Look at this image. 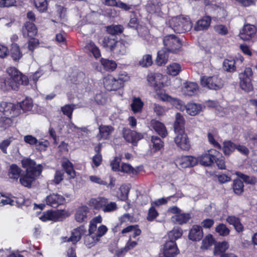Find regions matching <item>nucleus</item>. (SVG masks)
Here are the masks:
<instances>
[{"mask_svg": "<svg viewBox=\"0 0 257 257\" xmlns=\"http://www.w3.org/2000/svg\"><path fill=\"white\" fill-rule=\"evenodd\" d=\"M7 72L10 76L8 80L4 78H0V89L7 91L10 89L17 90L22 84L27 85L29 83L28 77L23 75L15 67H9Z\"/></svg>", "mask_w": 257, "mask_h": 257, "instance_id": "f257e3e1", "label": "nucleus"}, {"mask_svg": "<svg viewBox=\"0 0 257 257\" xmlns=\"http://www.w3.org/2000/svg\"><path fill=\"white\" fill-rule=\"evenodd\" d=\"M22 167L26 169V173L20 177V183L25 187H31L33 182L42 172V166L29 158L22 160Z\"/></svg>", "mask_w": 257, "mask_h": 257, "instance_id": "f03ea898", "label": "nucleus"}, {"mask_svg": "<svg viewBox=\"0 0 257 257\" xmlns=\"http://www.w3.org/2000/svg\"><path fill=\"white\" fill-rule=\"evenodd\" d=\"M169 25L175 32L184 33L190 31L192 24L188 17L178 16L171 18L169 21Z\"/></svg>", "mask_w": 257, "mask_h": 257, "instance_id": "7ed1b4c3", "label": "nucleus"}, {"mask_svg": "<svg viewBox=\"0 0 257 257\" xmlns=\"http://www.w3.org/2000/svg\"><path fill=\"white\" fill-rule=\"evenodd\" d=\"M102 217L98 215L93 218L90 222L89 228V234L85 237L84 242L88 247L93 246L99 240L93 233L96 231L97 224L102 222Z\"/></svg>", "mask_w": 257, "mask_h": 257, "instance_id": "20e7f679", "label": "nucleus"}, {"mask_svg": "<svg viewBox=\"0 0 257 257\" xmlns=\"http://www.w3.org/2000/svg\"><path fill=\"white\" fill-rule=\"evenodd\" d=\"M253 72L250 67L245 68L243 72L239 74V86L245 92H250L253 89L251 78Z\"/></svg>", "mask_w": 257, "mask_h": 257, "instance_id": "39448f33", "label": "nucleus"}, {"mask_svg": "<svg viewBox=\"0 0 257 257\" xmlns=\"http://www.w3.org/2000/svg\"><path fill=\"white\" fill-rule=\"evenodd\" d=\"M21 113L18 105L12 103L2 102L0 104V117H14Z\"/></svg>", "mask_w": 257, "mask_h": 257, "instance_id": "423d86ee", "label": "nucleus"}, {"mask_svg": "<svg viewBox=\"0 0 257 257\" xmlns=\"http://www.w3.org/2000/svg\"><path fill=\"white\" fill-rule=\"evenodd\" d=\"M163 44L164 47L163 49L172 53L177 52L181 46L180 39L173 34L168 35L164 37Z\"/></svg>", "mask_w": 257, "mask_h": 257, "instance_id": "0eeeda50", "label": "nucleus"}, {"mask_svg": "<svg viewBox=\"0 0 257 257\" xmlns=\"http://www.w3.org/2000/svg\"><path fill=\"white\" fill-rule=\"evenodd\" d=\"M201 84L203 87L210 89L218 90L223 86L222 80L217 75L212 76H203L200 80Z\"/></svg>", "mask_w": 257, "mask_h": 257, "instance_id": "6e6552de", "label": "nucleus"}, {"mask_svg": "<svg viewBox=\"0 0 257 257\" xmlns=\"http://www.w3.org/2000/svg\"><path fill=\"white\" fill-rule=\"evenodd\" d=\"M218 155V151L214 149H210L196 158L198 160V163L199 162L203 166H209L214 163Z\"/></svg>", "mask_w": 257, "mask_h": 257, "instance_id": "1a4fd4ad", "label": "nucleus"}, {"mask_svg": "<svg viewBox=\"0 0 257 257\" xmlns=\"http://www.w3.org/2000/svg\"><path fill=\"white\" fill-rule=\"evenodd\" d=\"M176 137L175 142L178 147L183 150H188L190 147L189 138L185 134V131L175 133Z\"/></svg>", "mask_w": 257, "mask_h": 257, "instance_id": "9d476101", "label": "nucleus"}, {"mask_svg": "<svg viewBox=\"0 0 257 257\" xmlns=\"http://www.w3.org/2000/svg\"><path fill=\"white\" fill-rule=\"evenodd\" d=\"M104 87L108 91H115L121 87V83L111 75H108L103 78Z\"/></svg>", "mask_w": 257, "mask_h": 257, "instance_id": "9b49d317", "label": "nucleus"}, {"mask_svg": "<svg viewBox=\"0 0 257 257\" xmlns=\"http://www.w3.org/2000/svg\"><path fill=\"white\" fill-rule=\"evenodd\" d=\"M163 253L165 257H175L179 253V250L175 241H166L164 245Z\"/></svg>", "mask_w": 257, "mask_h": 257, "instance_id": "f8f14e48", "label": "nucleus"}, {"mask_svg": "<svg viewBox=\"0 0 257 257\" xmlns=\"http://www.w3.org/2000/svg\"><path fill=\"white\" fill-rule=\"evenodd\" d=\"M256 28L254 25H244L242 29L240 31L239 37L244 40L247 41L253 38L256 33Z\"/></svg>", "mask_w": 257, "mask_h": 257, "instance_id": "ddd939ff", "label": "nucleus"}, {"mask_svg": "<svg viewBox=\"0 0 257 257\" xmlns=\"http://www.w3.org/2000/svg\"><path fill=\"white\" fill-rule=\"evenodd\" d=\"M163 78L161 73H150L148 75L147 79L150 84L157 90L163 86Z\"/></svg>", "mask_w": 257, "mask_h": 257, "instance_id": "4468645a", "label": "nucleus"}, {"mask_svg": "<svg viewBox=\"0 0 257 257\" xmlns=\"http://www.w3.org/2000/svg\"><path fill=\"white\" fill-rule=\"evenodd\" d=\"M65 198L61 195L52 193L47 196L45 199L47 205L56 208L65 202Z\"/></svg>", "mask_w": 257, "mask_h": 257, "instance_id": "2eb2a0df", "label": "nucleus"}, {"mask_svg": "<svg viewBox=\"0 0 257 257\" xmlns=\"http://www.w3.org/2000/svg\"><path fill=\"white\" fill-rule=\"evenodd\" d=\"M176 163L182 168L193 167L198 163V160L193 156H186L179 157L176 160Z\"/></svg>", "mask_w": 257, "mask_h": 257, "instance_id": "dca6fc26", "label": "nucleus"}, {"mask_svg": "<svg viewBox=\"0 0 257 257\" xmlns=\"http://www.w3.org/2000/svg\"><path fill=\"white\" fill-rule=\"evenodd\" d=\"M123 135L124 138L127 142L133 144L137 143L143 138L142 134L128 128H124Z\"/></svg>", "mask_w": 257, "mask_h": 257, "instance_id": "f3484780", "label": "nucleus"}, {"mask_svg": "<svg viewBox=\"0 0 257 257\" xmlns=\"http://www.w3.org/2000/svg\"><path fill=\"white\" fill-rule=\"evenodd\" d=\"M244 59L241 56L239 55L236 57V60L234 59H225L223 62V68L228 72H232L235 70V64L237 63H242Z\"/></svg>", "mask_w": 257, "mask_h": 257, "instance_id": "a211bd4d", "label": "nucleus"}, {"mask_svg": "<svg viewBox=\"0 0 257 257\" xmlns=\"http://www.w3.org/2000/svg\"><path fill=\"white\" fill-rule=\"evenodd\" d=\"M161 98L164 101L170 102L174 106L181 111H183L186 109L187 105H185L183 101L177 98H173L167 94H163Z\"/></svg>", "mask_w": 257, "mask_h": 257, "instance_id": "6ab92c4d", "label": "nucleus"}, {"mask_svg": "<svg viewBox=\"0 0 257 257\" xmlns=\"http://www.w3.org/2000/svg\"><path fill=\"white\" fill-rule=\"evenodd\" d=\"M198 86L197 83L194 82H186L184 83L182 88V93L184 95L192 96L197 93Z\"/></svg>", "mask_w": 257, "mask_h": 257, "instance_id": "aec40b11", "label": "nucleus"}, {"mask_svg": "<svg viewBox=\"0 0 257 257\" xmlns=\"http://www.w3.org/2000/svg\"><path fill=\"white\" fill-rule=\"evenodd\" d=\"M203 235L202 227L198 225H194L189 231L188 237L193 241H199L202 239Z\"/></svg>", "mask_w": 257, "mask_h": 257, "instance_id": "412c9836", "label": "nucleus"}, {"mask_svg": "<svg viewBox=\"0 0 257 257\" xmlns=\"http://www.w3.org/2000/svg\"><path fill=\"white\" fill-rule=\"evenodd\" d=\"M151 126L162 137L165 138L167 135L166 128L164 124L158 120L153 119L150 123Z\"/></svg>", "mask_w": 257, "mask_h": 257, "instance_id": "4be33fe9", "label": "nucleus"}, {"mask_svg": "<svg viewBox=\"0 0 257 257\" xmlns=\"http://www.w3.org/2000/svg\"><path fill=\"white\" fill-rule=\"evenodd\" d=\"M22 33L24 37L33 38L37 34V30L33 23L27 22L22 28Z\"/></svg>", "mask_w": 257, "mask_h": 257, "instance_id": "5701e85b", "label": "nucleus"}, {"mask_svg": "<svg viewBox=\"0 0 257 257\" xmlns=\"http://www.w3.org/2000/svg\"><path fill=\"white\" fill-rule=\"evenodd\" d=\"M114 129L110 125H101L99 127V134L97 136L98 140H106L113 132Z\"/></svg>", "mask_w": 257, "mask_h": 257, "instance_id": "b1692460", "label": "nucleus"}, {"mask_svg": "<svg viewBox=\"0 0 257 257\" xmlns=\"http://www.w3.org/2000/svg\"><path fill=\"white\" fill-rule=\"evenodd\" d=\"M211 19L209 16H205L198 20L195 24L194 30L197 31L206 30L210 26Z\"/></svg>", "mask_w": 257, "mask_h": 257, "instance_id": "393cba45", "label": "nucleus"}, {"mask_svg": "<svg viewBox=\"0 0 257 257\" xmlns=\"http://www.w3.org/2000/svg\"><path fill=\"white\" fill-rule=\"evenodd\" d=\"M128 43L124 40L117 41L113 52L118 55H125L127 52Z\"/></svg>", "mask_w": 257, "mask_h": 257, "instance_id": "a878e982", "label": "nucleus"}, {"mask_svg": "<svg viewBox=\"0 0 257 257\" xmlns=\"http://www.w3.org/2000/svg\"><path fill=\"white\" fill-rule=\"evenodd\" d=\"M191 218V215L189 213H182L175 214L171 217L172 222L178 224H182L187 222Z\"/></svg>", "mask_w": 257, "mask_h": 257, "instance_id": "bb28decb", "label": "nucleus"}, {"mask_svg": "<svg viewBox=\"0 0 257 257\" xmlns=\"http://www.w3.org/2000/svg\"><path fill=\"white\" fill-rule=\"evenodd\" d=\"M161 4L159 0H150L147 5V10L150 13H159L161 12Z\"/></svg>", "mask_w": 257, "mask_h": 257, "instance_id": "cd10ccee", "label": "nucleus"}, {"mask_svg": "<svg viewBox=\"0 0 257 257\" xmlns=\"http://www.w3.org/2000/svg\"><path fill=\"white\" fill-rule=\"evenodd\" d=\"M185 120L183 116L180 113H177L175 116V121L174 128L175 133L184 131Z\"/></svg>", "mask_w": 257, "mask_h": 257, "instance_id": "c85d7f7f", "label": "nucleus"}, {"mask_svg": "<svg viewBox=\"0 0 257 257\" xmlns=\"http://www.w3.org/2000/svg\"><path fill=\"white\" fill-rule=\"evenodd\" d=\"M21 172L22 170L20 167L16 164H12L8 170V175L10 179L18 180L21 177Z\"/></svg>", "mask_w": 257, "mask_h": 257, "instance_id": "c756f323", "label": "nucleus"}, {"mask_svg": "<svg viewBox=\"0 0 257 257\" xmlns=\"http://www.w3.org/2000/svg\"><path fill=\"white\" fill-rule=\"evenodd\" d=\"M169 53L163 49L159 51L156 60V64L159 66L165 65L168 62Z\"/></svg>", "mask_w": 257, "mask_h": 257, "instance_id": "7c9ffc66", "label": "nucleus"}, {"mask_svg": "<svg viewBox=\"0 0 257 257\" xmlns=\"http://www.w3.org/2000/svg\"><path fill=\"white\" fill-rule=\"evenodd\" d=\"M88 211V207L83 206L79 207L75 213V219L78 222L85 221L87 218V214Z\"/></svg>", "mask_w": 257, "mask_h": 257, "instance_id": "2f4dec72", "label": "nucleus"}, {"mask_svg": "<svg viewBox=\"0 0 257 257\" xmlns=\"http://www.w3.org/2000/svg\"><path fill=\"white\" fill-rule=\"evenodd\" d=\"M144 103L140 97H134L133 98L131 104L132 110L135 113H140L142 111Z\"/></svg>", "mask_w": 257, "mask_h": 257, "instance_id": "473e14b6", "label": "nucleus"}, {"mask_svg": "<svg viewBox=\"0 0 257 257\" xmlns=\"http://www.w3.org/2000/svg\"><path fill=\"white\" fill-rule=\"evenodd\" d=\"M202 109L201 105L195 103H189L187 104L186 112L192 116L199 113Z\"/></svg>", "mask_w": 257, "mask_h": 257, "instance_id": "72a5a7b5", "label": "nucleus"}, {"mask_svg": "<svg viewBox=\"0 0 257 257\" xmlns=\"http://www.w3.org/2000/svg\"><path fill=\"white\" fill-rule=\"evenodd\" d=\"M100 62L105 70L107 71H113L117 67L116 62L112 60L101 58Z\"/></svg>", "mask_w": 257, "mask_h": 257, "instance_id": "f704fd0d", "label": "nucleus"}, {"mask_svg": "<svg viewBox=\"0 0 257 257\" xmlns=\"http://www.w3.org/2000/svg\"><path fill=\"white\" fill-rule=\"evenodd\" d=\"M107 199L104 197H98L96 199H92L91 200V203L93 204L94 208L96 209H101L103 211V209L106 204Z\"/></svg>", "mask_w": 257, "mask_h": 257, "instance_id": "c9c22d12", "label": "nucleus"}, {"mask_svg": "<svg viewBox=\"0 0 257 257\" xmlns=\"http://www.w3.org/2000/svg\"><path fill=\"white\" fill-rule=\"evenodd\" d=\"M117 41L112 37H105L102 41L104 47L113 52Z\"/></svg>", "mask_w": 257, "mask_h": 257, "instance_id": "e433bc0d", "label": "nucleus"}, {"mask_svg": "<svg viewBox=\"0 0 257 257\" xmlns=\"http://www.w3.org/2000/svg\"><path fill=\"white\" fill-rule=\"evenodd\" d=\"M151 143L152 144V150L154 152L159 151L164 146L161 139L157 136H152Z\"/></svg>", "mask_w": 257, "mask_h": 257, "instance_id": "4c0bfd02", "label": "nucleus"}, {"mask_svg": "<svg viewBox=\"0 0 257 257\" xmlns=\"http://www.w3.org/2000/svg\"><path fill=\"white\" fill-rule=\"evenodd\" d=\"M81 238V233L79 229H75L72 232L71 236L68 238L67 237H64L63 238V241H71L72 243L74 244L77 242H78Z\"/></svg>", "mask_w": 257, "mask_h": 257, "instance_id": "58836bf2", "label": "nucleus"}, {"mask_svg": "<svg viewBox=\"0 0 257 257\" xmlns=\"http://www.w3.org/2000/svg\"><path fill=\"white\" fill-rule=\"evenodd\" d=\"M11 55L15 61H17L22 57V53L20 51V48L17 44H14L12 45L11 50Z\"/></svg>", "mask_w": 257, "mask_h": 257, "instance_id": "ea45409f", "label": "nucleus"}, {"mask_svg": "<svg viewBox=\"0 0 257 257\" xmlns=\"http://www.w3.org/2000/svg\"><path fill=\"white\" fill-rule=\"evenodd\" d=\"M181 70L180 65L177 63L170 64L167 68L168 74L172 76L177 75L181 71Z\"/></svg>", "mask_w": 257, "mask_h": 257, "instance_id": "a19ab883", "label": "nucleus"}, {"mask_svg": "<svg viewBox=\"0 0 257 257\" xmlns=\"http://www.w3.org/2000/svg\"><path fill=\"white\" fill-rule=\"evenodd\" d=\"M75 104H66L64 106L61 107V110L63 113L67 115L68 118L71 119L72 117V113L73 110L75 108Z\"/></svg>", "mask_w": 257, "mask_h": 257, "instance_id": "79ce46f5", "label": "nucleus"}, {"mask_svg": "<svg viewBox=\"0 0 257 257\" xmlns=\"http://www.w3.org/2000/svg\"><path fill=\"white\" fill-rule=\"evenodd\" d=\"M139 64L143 67H147L151 66L153 64L152 55L150 54L144 55L142 58L139 61Z\"/></svg>", "mask_w": 257, "mask_h": 257, "instance_id": "37998d69", "label": "nucleus"}, {"mask_svg": "<svg viewBox=\"0 0 257 257\" xmlns=\"http://www.w3.org/2000/svg\"><path fill=\"white\" fill-rule=\"evenodd\" d=\"M236 149V145L231 141H226L224 142L223 152L225 155L229 156Z\"/></svg>", "mask_w": 257, "mask_h": 257, "instance_id": "c03bdc74", "label": "nucleus"}, {"mask_svg": "<svg viewBox=\"0 0 257 257\" xmlns=\"http://www.w3.org/2000/svg\"><path fill=\"white\" fill-rule=\"evenodd\" d=\"M62 166L66 172L71 177L75 176V171L73 169L72 164L69 161H64L62 163Z\"/></svg>", "mask_w": 257, "mask_h": 257, "instance_id": "a18cd8bd", "label": "nucleus"}, {"mask_svg": "<svg viewBox=\"0 0 257 257\" xmlns=\"http://www.w3.org/2000/svg\"><path fill=\"white\" fill-rule=\"evenodd\" d=\"M123 30V27L120 25H111L107 27V32L112 35L121 34Z\"/></svg>", "mask_w": 257, "mask_h": 257, "instance_id": "49530a36", "label": "nucleus"}, {"mask_svg": "<svg viewBox=\"0 0 257 257\" xmlns=\"http://www.w3.org/2000/svg\"><path fill=\"white\" fill-rule=\"evenodd\" d=\"M243 187L244 185L242 181L239 179H236L234 181L233 189L236 194H241L243 191Z\"/></svg>", "mask_w": 257, "mask_h": 257, "instance_id": "de8ad7c7", "label": "nucleus"}, {"mask_svg": "<svg viewBox=\"0 0 257 257\" xmlns=\"http://www.w3.org/2000/svg\"><path fill=\"white\" fill-rule=\"evenodd\" d=\"M120 171L123 173L132 174H137L138 171L134 169L131 165L127 163H122L120 166Z\"/></svg>", "mask_w": 257, "mask_h": 257, "instance_id": "09e8293b", "label": "nucleus"}, {"mask_svg": "<svg viewBox=\"0 0 257 257\" xmlns=\"http://www.w3.org/2000/svg\"><path fill=\"white\" fill-rule=\"evenodd\" d=\"M215 231L220 235L225 236L229 234V229L224 224L220 223L215 228Z\"/></svg>", "mask_w": 257, "mask_h": 257, "instance_id": "8fccbe9b", "label": "nucleus"}, {"mask_svg": "<svg viewBox=\"0 0 257 257\" xmlns=\"http://www.w3.org/2000/svg\"><path fill=\"white\" fill-rule=\"evenodd\" d=\"M18 105L20 109L21 108L24 111H29L33 107V101L31 98H26L20 105Z\"/></svg>", "mask_w": 257, "mask_h": 257, "instance_id": "3c124183", "label": "nucleus"}, {"mask_svg": "<svg viewBox=\"0 0 257 257\" xmlns=\"http://www.w3.org/2000/svg\"><path fill=\"white\" fill-rule=\"evenodd\" d=\"M229 247L227 241L218 242L215 247L214 252L215 254L224 252Z\"/></svg>", "mask_w": 257, "mask_h": 257, "instance_id": "603ef678", "label": "nucleus"}, {"mask_svg": "<svg viewBox=\"0 0 257 257\" xmlns=\"http://www.w3.org/2000/svg\"><path fill=\"white\" fill-rule=\"evenodd\" d=\"M87 49L92 53L94 57L97 58L100 56V52L99 49L92 42H90L87 45Z\"/></svg>", "mask_w": 257, "mask_h": 257, "instance_id": "864d4df0", "label": "nucleus"}, {"mask_svg": "<svg viewBox=\"0 0 257 257\" xmlns=\"http://www.w3.org/2000/svg\"><path fill=\"white\" fill-rule=\"evenodd\" d=\"M35 6L40 12H45L47 9V2L46 0H34Z\"/></svg>", "mask_w": 257, "mask_h": 257, "instance_id": "5fc2aeb1", "label": "nucleus"}, {"mask_svg": "<svg viewBox=\"0 0 257 257\" xmlns=\"http://www.w3.org/2000/svg\"><path fill=\"white\" fill-rule=\"evenodd\" d=\"M168 235L171 240H175L182 236V231L180 228H174L172 230L169 232Z\"/></svg>", "mask_w": 257, "mask_h": 257, "instance_id": "6e6d98bb", "label": "nucleus"}, {"mask_svg": "<svg viewBox=\"0 0 257 257\" xmlns=\"http://www.w3.org/2000/svg\"><path fill=\"white\" fill-rule=\"evenodd\" d=\"M12 123L11 118L9 117H0V131H3L9 127Z\"/></svg>", "mask_w": 257, "mask_h": 257, "instance_id": "4d7b16f0", "label": "nucleus"}, {"mask_svg": "<svg viewBox=\"0 0 257 257\" xmlns=\"http://www.w3.org/2000/svg\"><path fill=\"white\" fill-rule=\"evenodd\" d=\"M214 239L211 234H208L202 240V245L201 247L203 249H207L212 245Z\"/></svg>", "mask_w": 257, "mask_h": 257, "instance_id": "13d9d810", "label": "nucleus"}, {"mask_svg": "<svg viewBox=\"0 0 257 257\" xmlns=\"http://www.w3.org/2000/svg\"><path fill=\"white\" fill-rule=\"evenodd\" d=\"M57 214L54 211H48L42 215L40 218L43 221L54 220L56 219Z\"/></svg>", "mask_w": 257, "mask_h": 257, "instance_id": "bf43d9fd", "label": "nucleus"}, {"mask_svg": "<svg viewBox=\"0 0 257 257\" xmlns=\"http://www.w3.org/2000/svg\"><path fill=\"white\" fill-rule=\"evenodd\" d=\"M108 229L106 226L104 225H100L98 228L96 229V231L94 232V235L99 240V238L103 236L107 231Z\"/></svg>", "mask_w": 257, "mask_h": 257, "instance_id": "052dcab7", "label": "nucleus"}, {"mask_svg": "<svg viewBox=\"0 0 257 257\" xmlns=\"http://www.w3.org/2000/svg\"><path fill=\"white\" fill-rule=\"evenodd\" d=\"M215 32L221 35H226L228 32V28L223 25H216L214 27Z\"/></svg>", "mask_w": 257, "mask_h": 257, "instance_id": "680f3d73", "label": "nucleus"}, {"mask_svg": "<svg viewBox=\"0 0 257 257\" xmlns=\"http://www.w3.org/2000/svg\"><path fill=\"white\" fill-rule=\"evenodd\" d=\"M237 175L241 178L244 182L248 184H255L256 182V179L252 176H249L241 173H237Z\"/></svg>", "mask_w": 257, "mask_h": 257, "instance_id": "e2e57ef3", "label": "nucleus"}, {"mask_svg": "<svg viewBox=\"0 0 257 257\" xmlns=\"http://www.w3.org/2000/svg\"><path fill=\"white\" fill-rule=\"evenodd\" d=\"M158 215L159 213L155 209L154 206L151 205V207L150 208L148 211L147 219L150 221H152L155 219L158 216Z\"/></svg>", "mask_w": 257, "mask_h": 257, "instance_id": "0e129e2a", "label": "nucleus"}, {"mask_svg": "<svg viewBox=\"0 0 257 257\" xmlns=\"http://www.w3.org/2000/svg\"><path fill=\"white\" fill-rule=\"evenodd\" d=\"M117 209V205L114 202H109L107 200L103 211L104 212H109L115 210Z\"/></svg>", "mask_w": 257, "mask_h": 257, "instance_id": "69168bd1", "label": "nucleus"}, {"mask_svg": "<svg viewBox=\"0 0 257 257\" xmlns=\"http://www.w3.org/2000/svg\"><path fill=\"white\" fill-rule=\"evenodd\" d=\"M14 203L15 200L12 199L11 198L8 197L7 196L2 195L0 196V204L2 205H5L7 204L14 205Z\"/></svg>", "mask_w": 257, "mask_h": 257, "instance_id": "338daca9", "label": "nucleus"}, {"mask_svg": "<svg viewBox=\"0 0 257 257\" xmlns=\"http://www.w3.org/2000/svg\"><path fill=\"white\" fill-rule=\"evenodd\" d=\"M119 190L121 193V199L122 200H126L130 192L129 186L126 185H122L120 186Z\"/></svg>", "mask_w": 257, "mask_h": 257, "instance_id": "774afa93", "label": "nucleus"}]
</instances>
